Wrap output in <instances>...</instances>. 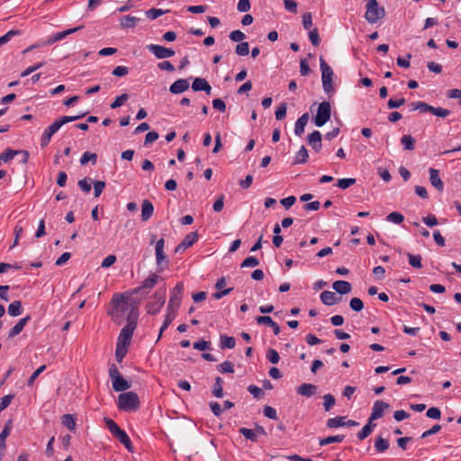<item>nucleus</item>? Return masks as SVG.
<instances>
[{
  "mask_svg": "<svg viewBox=\"0 0 461 461\" xmlns=\"http://www.w3.org/2000/svg\"><path fill=\"white\" fill-rule=\"evenodd\" d=\"M390 407V405L383 401L377 400L375 402L372 412H371V420H378L384 416V412L385 410H387Z\"/></svg>",
  "mask_w": 461,
  "mask_h": 461,
  "instance_id": "ddd939ff",
  "label": "nucleus"
},
{
  "mask_svg": "<svg viewBox=\"0 0 461 461\" xmlns=\"http://www.w3.org/2000/svg\"><path fill=\"white\" fill-rule=\"evenodd\" d=\"M320 68L321 71L323 91L330 96L335 93V88L333 86V70L322 57L320 59Z\"/></svg>",
  "mask_w": 461,
  "mask_h": 461,
  "instance_id": "f03ea898",
  "label": "nucleus"
},
{
  "mask_svg": "<svg viewBox=\"0 0 461 461\" xmlns=\"http://www.w3.org/2000/svg\"><path fill=\"white\" fill-rule=\"evenodd\" d=\"M164 249L165 240L161 238L156 242L155 247L156 263L159 271H163L169 265V260L167 259V257L165 254Z\"/></svg>",
  "mask_w": 461,
  "mask_h": 461,
  "instance_id": "6e6552de",
  "label": "nucleus"
},
{
  "mask_svg": "<svg viewBox=\"0 0 461 461\" xmlns=\"http://www.w3.org/2000/svg\"><path fill=\"white\" fill-rule=\"evenodd\" d=\"M118 409L123 411H132L140 408L139 396L134 392L120 393L117 402Z\"/></svg>",
  "mask_w": 461,
  "mask_h": 461,
  "instance_id": "7ed1b4c3",
  "label": "nucleus"
},
{
  "mask_svg": "<svg viewBox=\"0 0 461 461\" xmlns=\"http://www.w3.org/2000/svg\"><path fill=\"white\" fill-rule=\"evenodd\" d=\"M236 345V340L233 337L227 335L221 336L220 346L221 348H233Z\"/></svg>",
  "mask_w": 461,
  "mask_h": 461,
  "instance_id": "2f4dec72",
  "label": "nucleus"
},
{
  "mask_svg": "<svg viewBox=\"0 0 461 461\" xmlns=\"http://www.w3.org/2000/svg\"><path fill=\"white\" fill-rule=\"evenodd\" d=\"M429 182L438 192H442L444 189V184L439 176V171L433 167L429 169Z\"/></svg>",
  "mask_w": 461,
  "mask_h": 461,
  "instance_id": "4468645a",
  "label": "nucleus"
},
{
  "mask_svg": "<svg viewBox=\"0 0 461 461\" xmlns=\"http://www.w3.org/2000/svg\"><path fill=\"white\" fill-rule=\"evenodd\" d=\"M183 292L184 284L182 282H178L170 293V298L167 309L173 310L174 312H177V310L181 304Z\"/></svg>",
  "mask_w": 461,
  "mask_h": 461,
  "instance_id": "0eeeda50",
  "label": "nucleus"
},
{
  "mask_svg": "<svg viewBox=\"0 0 461 461\" xmlns=\"http://www.w3.org/2000/svg\"><path fill=\"white\" fill-rule=\"evenodd\" d=\"M321 301L323 304L331 306L340 302L341 298L338 297L335 293L330 291H323L321 294Z\"/></svg>",
  "mask_w": 461,
  "mask_h": 461,
  "instance_id": "dca6fc26",
  "label": "nucleus"
},
{
  "mask_svg": "<svg viewBox=\"0 0 461 461\" xmlns=\"http://www.w3.org/2000/svg\"><path fill=\"white\" fill-rule=\"evenodd\" d=\"M86 113H82L76 116H61L53 122L45 131L44 132L50 136H53L64 124L71 122H75L82 117H84Z\"/></svg>",
  "mask_w": 461,
  "mask_h": 461,
  "instance_id": "1a4fd4ad",
  "label": "nucleus"
},
{
  "mask_svg": "<svg viewBox=\"0 0 461 461\" xmlns=\"http://www.w3.org/2000/svg\"><path fill=\"white\" fill-rule=\"evenodd\" d=\"M113 389L115 392H124L131 388V384L130 382L126 381L122 375L117 377V379L112 382Z\"/></svg>",
  "mask_w": 461,
  "mask_h": 461,
  "instance_id": "a878e982",
  "label": "nucleus"
},
{
  "mask_svg": "<svg viewBox=\"0 0 461 461\" xmlns=\"http://www.w3.org/2000/svg\"><path fill=\"white\" fill-rule=\"evenodd\" d=\"M189 88V82L187 79H177L169 87L170 93L174 95L181 94Z\"/></svg>",
  "mask_w": 461,
  "mask_h": 461,
  "instance_id": "f3484780",
  "label": "nucleus"
},
{
  "mask_svg": "<svg viewBox=\"0 0 461 461\" xmlns=\"http://www.w3.org/2000/svg\"><path fill=\"white\" fill-rule=\"evenodd\" d=\"M239 431L247 439H249L252 442H257L258 441V437H257V434H256L255 430L242 427V428H240L239 429Z\"/></svg>",
  "mask_w": 461,
  "mask_h": 461,
  "instance_id": "a19ab883",
  "label": "nucleus"
},
{
  "mask_svg": "<svg viewBox=\"0 0 461 461\" xmlns=\"http://www.w3.org/2000/svg\"><path fill=\"white\" fill-rule=\"evenodd\" d=\"M405 104V99L403 97L397 98V99H389L387 102V107L388 109H395L399 108L402 105Z\"/></svg>",
  "mask_w": 461,
  "mask_h": 461,
  "instance_id": "13d9d810",
  "label": "nucleus"
},
{
  "mask_svg": "<svg viewBox=\"0 0 461 461\" xmlns=\"http://www.w3.org/2000/svg\"><path fill=\"white\" fill-rule=\"evenodd\" d=\"M128 350L127 346H122L119 343L116 345V350H115V358L120 363L122 361L123 357H125Z\"/></svg>",
  "mask_w": 461,
  "mask_h": 461,
  "instance_id": "49530a36",
  "label": "nucleus"
},
{
  "mask_svg": "<svg viewBox=\"0 0 461 461\" xmlns=\"http://www.w3.org/2000/svg\"><path fill=\"white\" fill-rule=\"evenodd\" d=\"M19 150H14L11 149H6L3 153L0 154V162L5 161L7 162L14 158L17 155Z\"/></svg>",
  "mask_w": 461,
  "mask_h": 461,
  "instance_id": "09e8293b",
  "label": "nucleus"
},
{
  "mask_svg": "<svg viewBox=\"0 0 461 461\" xmlns=\"http://www.w3.org/2000/svg\"><path fill=\"white\" fill-rule=\"evenodd\" d=\"M408 256V258H409V264L412 267H415V268H421L422 267V264H421V256L420 255H412L411 253H408L407 254Z\"/></svg>",
  "mask_w": 461,
  "mask_h": 461,
  "instance_id": "c03bdc74",
  "label": "nucleus"
},
{
  "mask_svg": "<svg viewBox=\"0 0 461 461\" xmlns=\"http://www.w3.org/2000/svg\"><path fill=\"white\" fill-rule=\"evenodd\" d=\"M430 113L440 118H446L451 113V111L446 108L433 106Z\"/></svg>",
  "mask_w": 461,
  "mask_h": 461,
  "instance_id": "864d4df0",
  "label": "nucleus"
},
{
  "mask_svg": "<svg viewBox=\"0 0 461 461\" xmlns=\"http://www.w3.org/2000/svg\"><path fill=\"white\" fill-rule=\"evenodd\" d=\"M217 369L221 373H234V365L230 361H224L221 364L217 366Z\"/></svg>",
  "mask_w": 461,
  "mask_h": 461,
  "instance_id": "37998d69",
  "label": "nucleus"
},
{
  "mask_svg": "<svg viewBox=\"0 0 461 461\" xmlns=\"http://www.w3.org/2000/svg\"><path fill=\"white\" fill-rule=\"evenodd\" d=\"M235 52L239 56H247L249 53V45L247 41L240 42L236 48Z\"/></svg>",
  "mask_w": 461,
  "mask_h": 461,
  "instance_id": "79ce46f5",
  "label": "nucleus"
},
{
  "mask_svg": "<svg viewBox=\"0 0 461 461\" xmlns=\"http://www.w3.org/2000/svg\"><path fill=\"white\" fill-rule=\"evenodd\" d=\"M166 302V290L162 292H157L152 297V301L149 302L146 308L149 314H157L163 307Z\"/></svg>",
  "mask_w": 461,
  "mask_h": 461,
  "instance_id": "9d476101",
  "label": "nucleus"
},
{
  "mask_svg": "<svg viewBox=\"0 0 461 461\" xmlns=\"http://www.w3.org/2000/svg\"><path fill=\"white\" fill-rule=\"evenodd\" d=\"M21 32L19 30H11L6 32L5 35L0 37V46L7 43L14 36L20 35Z\"/></svg>",
  "mask_w": 461,
  "mask_h": 461,
  "instance_id": "8fccbe9b",
  "label": "nucleus"
},
{
  "mask_svg": "<svg viewBox=\"0 0 461 461\" xmlns=\"http://www.w3.org/2000/svg\"><path fill=\"white\" fill-rule=\"evenodd\" d=\"M344 419L345 418L341 417V416H338V417H335V418H330L327 421V426L329 428H339V427L345 426Z\"/></svg>",
  "mask_w": 461,
  "mask_h": 461,
  "instance_id": "a18cd8bd",
  "label": "nucleus"
},
{
  "mask_svg": "<svg viewBox=\"0 0 461 461\" xmlns=\"http://www.w3.org/2000/svg\"><path fill=\"white\" fill-rule=\"evenodd\" d=\"M257 322L258 324L261 325V324H265V325H267L269 327H271L273 329V331H274V334L275 335H278L280 333V327L279 325L275 322L271 317L269 316H258L257 317Z\"/></svg>",
  "mask_w": 461,
  "mask_h": 461,
  "instance_id": "b1692460",
  "label": "nucleus"
},
{
  "mask_svg": "<svg viewBox=\"0 0 461 461\" xmlns=\"http://www.w3.org/2000/svg\"><path fill=\"white\" fill-rule=\"evenodd\" d=\"M309 39L313 46H318L320 44L321 39L316 28L309 32Z\"/></svg>",
  "mask_w": 461,
  "mask_h": 461,
  "instance_id": "338daca9",
  "label": "nucleus"
},
{
  "mask_svg": "<svg viewBox=\"0 0 461 461\" xmlns=\"http://www.w3.org/2000/svg\"><path fill=\"white\" fill-rule=\"evenodd\" d=\"M323 407L326 411H329L335 404V398L332 394L327 393L323 396Z\"/></svg>",
  "mask_w": 461,
  "mask_h": 461,
  "instance_id": "603ef678",
  "label": "nucleus"
},
{
  "mask_svg": "<svg viewBox=\"0 0 461 461\" xmlns=\"http://www.w3.org/2000/svg\"><path fill=\"white\" fill-rule=\"evenodd\" d=\"M198 233L197 231H193L185 235L182 242L187 247H192L198 240Z\"/></svg>",
  "mask_w": 461,
  "mask_h": 461,
  "instance_id": "58836bf2",
  "label": "nucleus"
},
{
  "mask_svg": "<svg viewBox=\"0 0 461 461\" xmlns=\"http://www.w3.org/2000/svg\"><path fill=\"white\" fill-rule=\"evenodd\" d=\"M308 121H309V113H304L295 122V125H294V133L297 135V136H301L303 131H304V128L305 126L307 125L308 123Z\"/></svg>",
  "mask_w": 461,
  "mask_h": 461,
  "instance_id": "393cba45",
  "label": "nucleus"
},
{
  "mask_svg": "<svg viewBox=\"0 0 461 461\" xmlns=\"http://www.w3.org/2000/svg\"><path fill=\"white\" fill-rule=\"evenodd\" d=\"M192 88L194 91H204L207 95H210L212 87L209 85V83L204 79L201 77H196L193 81Z\"/></svg>",
  "mask_w": 461,
  "mask_h": 461,
  "instance_id": "aec40b11",
  "label": "nucleus"
},
{
  "mask_svg": "<svg viewBox=\"0 0 461 461\" xmlns=\"http://www.w3.org/2000/svg\"><path fill=\"white\" fill-rule=\"evenodd\" d=\"M147 49L158 59L170 58L175 55V51L172 49L158 44H149L147 46Z\"/></svg>",
  "mask_w": 461,
  "mask_h": 461,
  "instance_id": "f8f14e48",
  "label": "nucleus"
},
{
  "mask_svg": "<svg viewBox=\"0 0 461 461\" xmlns=\"http://www.w3.org/2000/svg\"><path fill=\"white\" fill-rule=\"evenodd\" d=\"M356 183L355 178H341L338 180L337 186L340 189H347Z\"/></svg>",
  "mask_w": 461,
  "mask_h": 461,
  "instance_id": "052dcab7",
  "label": "nucleus"
},
{
  "mask_svg": "<svg viewBox=\"0 0 461 461\" xmlns=\"http://www.w3.org/2000/svg\"><path fill=\"white\" fill-rule=\"evenodd\" d=\"M332 288L339 294H347L351 292L352 285L348 281L338 280L332 284Z\"/></svg>",
  "mask_w": 461,
  "mask_h": 461,
  "instance_id": "412c9836",
  "label": "nucleus"
},
{
  "mask_svg": "<svg viewBox=\"0 0 461 461\" xmlns=\"http://www.w3.org/2000/svg\"><path fill=\"white\" fill-rule=\"evenodd\" d=\"M159 278H160L159 276H158L157 274H150L149 276V277L142 282V285L140 287L132 290L131 294H137L142 289L153 288L156 285V284L158 283Z\"/></svg>",
  "mask_w": 461,
  "mask_h": 461,
  "instance_id": "2eb2a0df",
  "label": "nucleus"
},
{
  "mask_svg": "<svg viewBox=\"0 0 461 461\" xmlns=\"http://www.w3.org/2000/svg\"><path fill=\"white\" fill-rule=\"evenodd\" d=\"M307 139L309 144L316 152L321 149V133L319 131H313L308 135Z\"/></svg>",
  "mask_w": 461,
  "mask_h": 461,
  "instance_id": "6ab92c4d",
  "label": "nucleus"
},
{
  "mask_svg": "<svg viewBox=\"0 0 461 461\" xmlns=\"http://www.w3.org/2000/svg\"><path fill=\"white\" fill-rule=\"evenodd\" d=\"M384 9L383 7H379L376 0H368L365 18L369 23H375L377 21L384 18Z\"/></svg>",
  "mask_w": 461,
  "mask_h": 461,
  "instance_id": "39448f33",
  "label": "nucleus"
},
{
  "mask_svg": "<svg viewBox=\"0 0 461 461\" xmlns=\"http://www.w3.org/2000/svg\"><path fill=\"white\" fill-rule=\"evenodd\" d=\"M84 26L83 25H80V26H77V27H74V28H70V29H68L66 31H63V32H59L56 34H54L55 36V39L57 40V41H61L63 40L65 37H67L68 35H70L76 32H78L79 30H81Z\"/></svg>",
  "mask_w": 461,
  "mask_h": 461,
  "instance_id": "e433bc0d",
  "label": "nucleus"
},
{
  "mask_svg": "<svg viewBox=\"0 0 461 461\" xmlns=\"http://www.w3.org/2000/svg\"><path fill=\"white\" fill-rule=\"evenodd\" d=\"M154 212V206L149 200H143L141 204V220L142 221H149Z\"/></svg>",
  "mask_w": 461,
  "mask_h": 461,
  "instance_id": "4be33fe9",
  "label": "nucleus"
},
{
  "mask_svg": "<svg viewBox=\"0 0 461 461\" xmlns=\"http://www.w3.org/2000/svg\"><path fill=\"white\" fill-rule=\"evenodd\" d=\"M386 220L390 222L400 224L403 221L404 217L398 212H393L387 215Z\"/></svg>",
  "mask_w": 461,
  "mask_h": 461,
  "instance_id": "de8ad7c7",
  "label": "nucleus"
},
{
  "mask_svg": "<svg viewBox=\"0 0 461 461\" xmlns=\"http://www.w3.org/2000/svg\"><path fill=\"white\" fill-rule=\"evenodd\" d=\"M97 161V155L95 153L92 152H85L82 157L80 158V164L86 165L88 162H92V164H95Z\"/></svg>",
  "mask_w": 461,
  "mask_h": 461,
  "instance_id": "4c0bfd02",
  "label": "nucleus"
},
{
  "mask_svg": "<svg viewBox=\"0 0 461 461\" xmlns=\"http://www.w3.org/2000/svg\"><path fill=\"white\" fill-rule=\"evenodd\" d=\"M344 438H345L344 435L330 436V437L320 439V445L326 446V445H329L331 443L342 442Z\"/></svg>",
  "mask_w": 461,
  "mask_h": 461,
  "instance_id": "c9c22d12",
  "label": "nucleus"
},
{
  "mask_svg": "<svg viewBox=\"0 0 461 461\" xmlns=\"http://www.w3.org/2000/svg\"><path fill=\"white\" fill-rule=\"evenodd\" d=\"M23 313L22 302L17 300L11 303L8 306V314L16 317Z\"/></svg>",
  "mask_w": 461,
  "mask_h": 461,
  "instance_id": "c85d7f7f",
  "label": "nucleus"
},
{
  "mask_svg": "<svg viewBox=\"0 0 461 461\" xmlns=\"http://www.w3.org/2000/svg\"><path fill=\"white\" fill-rule=\"evenodd\" d=\"M287 106L285 103H282L276 111V119L283 120L286 115Z\"/></svg>",
  "mask_w": 461,
  "mask_h": 461,
  "instance_id": "69168bd1",
  "label": "nucleus"
},
{
  "mask_svg": "<svg viewBox=\"0 0 461 461\" xmlns=\"http://www.w3.org/2000/svg\"><path fill=\"white\" fill-rule=\"evenodd\" d=\"M230 39L235 42H242L245 39V34L241 31L236 30L230 32Z\"/></svg>",
  "mask_w": 461,
  "mask_h": 461,
  "instance_id": "774afa93",
  "label": "nucleus"
},
{
  "mask_svg": "<svg viewBox=\"0 0 461 461\" xmlns=\"http://www.w3.org/2000/svg\"><path fill=\"white\" fill-rule=\"evenodd\" d=\"M105 424L110 432L129 451L132 452L131 440L127 433L122 430L112 419L105 418Z\"/></svg>",
  "mask_w": 461,
  "mask_h": 461,
  "instance_id": "20e7f679",
  "label": "nucleus"
},
{
  "mask_svg": "<svg viewBox=\"0 0 461 461\" xmlns=\"http://www.w3.org/2000/svg\"><path fill=\"white\" fill-rule=\"evenodd\" d=\"M166 12L162 9L151 8L146 12V16L150 20H154L163 15Z\"/></svg>",
  "mask_w": 461,
  "mask_h": 461,
  "instance_id": "bf43d9fd",
  "label": "nucleus"
},
{
  "mask_svg": "<svg viewBox=\"0 0 461 461\" xmlns=\"http://www.w3.org/2000/svg\"><path fill=\"white\" fill-rule=\"evenodd\" d=\"M222 384L223 380L221 377L217 376L212 389V394L217 398H221L223 396Z\"/></svg>",
  "mask_w": 461,
  "mask_h": 461,
  "instance_id": "473e14b6",
  "label": "nucleus"
},
{
  "mask_svg": "<svg viewBox=\"0 0 461 461\" xmlns=\"http://www.w3.org/2000/svg\"><path fill=\"white\" fill-rule=\"evenodd\" d=\"M248 391L253 395L256 399H261L264 396V391L262 388H259L257 385L250 384L248 386Z\"/></svg>",
  "mask_w": 461,
  "mask_h": 461,
  "instance_id": "3c124183",
  "label": "nucleus"
},
{
  "mask_svg": "<svg viewBox=\"0 0 461 461\" xmlns=\"http://www.w3.org/2000/svg\"><path fill=\"white\" fill-rule=\"evenodd\" d=\"M43 65H44V62H39L32 66L28 67L25 70H23L21 73V77H24L31 75L32 73L35 72L36 70H38L39 68L43 67Z\"/></svg>",
  "mask_w": 461,
  "mask_h": 461,
  "instance_id": "e2e57ef3",
  "label": "nucleus"
},
{
  "mask_svg": "<svg viewBox=\"0 0 461 461\" xmlns=\"http://www.w3.org/2000/svg\"><path fill=\"white\" fill-rule=\"evenodd\" d=\"M297 393L303 396L306 397H312L317 392V386L312 384H302L299 387L296 389Z\"/></svg>",
  "mask_w": 461,
  "mask_h": 461,
  "instance_id": "5701e85b",
  "label": "nucleus"
},
{
  "mask_svg": "<svg viewBox=\"0 0 461 461\" xmlns=\"http://www.w3.org/2000/svg\"><path fill=\"white\" fill-rule=\"evenodd\" d=\"M426 416L429 419H434V420H439L440 417H441V411L437 407H430L427 412H426Z\"/></svg>",
  "mask_w": 461,
  "mask_h": 461,
  "instance_id": "0e129e2a",
  "label": "nucleus"
},
{
  "mask_svg": "<svg viewBox=\"0 0 461 461\" xmlns=\"http://www.w3.org/2000/svg\"><path fill=\"white\" fill-rule=\"evenodd\" d=\"M375 448L377 452L383 453L389 448V442L387 439L382 438L381 436L377 437L375 442Z\"/></svg>",
  "mask_w": 461,
  "mask_h": 461,
  "instance_id": "72a5a7b5",
  "label": "nucleus"
},
{
  "mask_svg": "<svg viewBox=\"0 0 461 461\" xmlns=\"http://www.w3.org/2000/svg\"><path fill=\"white\" fill-rule=\"evenodd\" d=\"M112 307L108 314L113 322L120 325L125 321H138V306L134 300L124 294H115L111 301Z\"/></svg>",
  "mask_w": 461,
  "mask_h": 461,
  "instance_id": "f257e3e1",
  "label": "nucleus"
},
{
  "mask_svg": "<svg viewBox=\"0 0 461 461\" xmlns=\"http://www.w3.org/2000/svg\"><path fill=\"white\" fill-rule=\"evenodd\" d=\"M176 316V312L173 310L167 309V314L165 317V321L159 330V334L158 339H159L162 336V333L167 329V327L171 324V322L174 321V319Z\"/></svg>",
  "mask_w": 461,
  "mask_h": 461,
  "instance_id": "bb28decb",
  "label": "nucleus"
},
{
  "mask_svg": "<svg viewBox=\"0 0 461 461\" xmlns=\"http://www.w3.org/2000/svg\"><path fill=\"white\" fill-rule=\"evenodd\" d=\"M309 158L308 151L304 146H302L299 151L296 153L294 164H304L307 162Z\"/></svg>",
  "mask_w": 461,
  "mask_h": 461,
  "instance_id": "7c9ffc66",
  "label": "nucleus"
},
{
  "mask_svg": "<svg viewBox=\"0 0 461 461\" xmlns=\"http://www.w3.org/2000/svg\"><path fill=\"white\" fill-rule=\"evenodd\" d=\"M350 308L355 312H360L364 308V303L361 299L354 297L349 302Z\"/></svg>",
  "mask_w": 461,
  "mask_h": 461,
  "instance_id": "4d7b16f0",
  "label": "nucleus"
},
{
  "mask_svg": "<svg viewBox=\"0 0 461 461\" xmlns=\"http://www.w3.org/2000/svg\"><path fill=\"white\" fill-rule=\"evenodd\" d=\"M11 429H12V420H9L5 423L2 432L0 433V449H5V447H6L5 439L10 435Z\"/></svg>",
  "mask_w": 461,
  "mask_h": 461,
  "instance_id": "cd10ccee",
  "label": "nucleus"
},
{
  "mask_svg": "<svg viewBox=\"0 0 461 461\" xmlns=\"http://www.w3.org/2000/svg\"><path fill=\"white\" fill-rule=\"evenodd\" d=\"M137 327V321H131L122 329L117 343L129 347L132 334Z\"/></svg>",
  "mask_w": 461,
  "mask_h": 461,
  "instance_id": "9b49d317",
  "label": "nucleus"
},
{
  "mask_svg": "<svg viewBox=\"0 0 461 461\" xmlns=\"http://www.w3.org/2000/svg\"><path fill=\"white\" fill-rule=\"evenodd\" d=\"M331 116V105L329 102L324 101L318 106L317 113L313 118L314 124L317 127L323 126Z\"/></svg>",
  "mask_w": 461,
  "mask_h": 461,
  "instance_id": "423d86ee",
  "label": "nucleus"
},
{
  "mask_svg": "<svg viewBox=\"0 0 461 461\" xmlns=\"http://www.w3.org/2000/svg\"><path fill=\"white\" fill-rule=\"evenodd\" d=\"M267 358L273 364H277L280 360L278 352L274 348H269L267 350Z\"/></svg>",
  "mask_w": 461,
  "mask_h": 461,
  "instance_id": "680f3d73",
  "label": "nucleus"
},
{
  "mask_svg": "<svg viewBox=\"0 0 461 461\" xmlns=\"http://www.w3.org/2000/svg\"><path fill=\"white\" fill-rule=\"evenodd\" d=\"M401 143L407 150L414 149L415 140L411 135H403L401 138Z\"/></svg>",
  "mask_w": 461,
  "mask_h": 461,
  "instance_id": "ea45409f",
  "label": "nucleus"
},
{
  "mask_svg": "<svg viewBox=\"0 0 461 461\" xmlns=\"http://www.w3.org/2000/svg\"><path fill=\"white\" fill-rule=\"evenodd\" d=\"M30 320H31L30 315H26L25 317L19 320V321L9 330L8 338L12 339V338H14L15 336L19 335L23 331L24 326L27 324V322Z\"/></svg>",
  "mask_w": 461,
  "mask_h": 461,
  "instance_id": "a211bd4d",
  "label": "nucleus"
},
{
  "mask_svg": "<svg viewBox=\"0 0 461 461\" xmlns=\"http://www.w3.org/2000/svg\"><path fill=\"white\" fill-rule=\"evenodd\" d=\"M259 265V260L255 257L246 258L240 264L241 267H254Z\"/></svg>",
  "mask_w": 461,
  "mask_h": 461,
  "instance_id": "5fc2aeb1",
  "label": "nucleus"
},
{
  "mask_svg": "<svg viewBox=\"0 0 461 461\" xmlns=\"http://www.w3.org/2000/svg\"><path fill=\"white\" fill-rule=\"evenodd\" d=\"M139 21L140 19L137 17L131 15H124L121 18L120 24L122 28H133L136 26Z\"/></svg>",
  "mask_w": 461,
  "mask_h": 461,
  "instance_id": "c756f323",
  "label": "nucleus"
},
{
  "mask_svg": "<svg viewBox=\"0 0 461 461\" xmlns=\"http://www.w3.org/2000/svg\"><path fill=\"white\" fill-rule=\"evenodd\" d=\"M129 99L128 94H122L115 98V100L111 104L112 109H116L121 107L123 103H125Z\"/></svg>",
  "mask_w": 461,
  "mask_h": 461,
  "instance_id": "6e6d98bb",
  "label": "nucleus"
},
{
  "mask_svg": "<svg viewBox=\"0 0 461 461\" xmlns=\"http://www.w3.org/2000/svg\"><path fill=\"white\" fill-rule=\"evenodd\" d=\"M62 424L67 427L69 430H74L76 427L75 418L71 414H64L61 417Z\"/></svg>",
  "mask_w": 461,
  "mask_h": 461,
  "instance_id": "f704fd0d",
  "label": "nucleus"
}]
</instances>
